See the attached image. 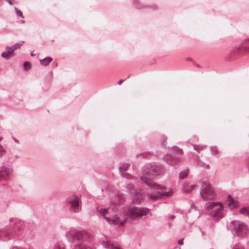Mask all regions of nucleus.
<instances>
[{"label": "nucleus", "instance_id": "f257e3e1", "mask_svg": "<svg viewBox=\"0 0 249 249\" xmlns=\"http://www.w3.org/2000/svg\"><path fill=\"white\" fill-rule=\"evenodd\" d=\"M163 172V168L161 165H151L150 163L145 164L142 169L141 180L147 186L156 190L154 193L147 195L151 200H156L162 196H171L173 194L171 190L167 191L164 187H160L150 178V177L156 176Z\"/></svg>", "mask_w": 249, "mask_h": 249}, {"label": "nucleus", "instance_id": "f03ea898", "mask_svg": "<svg viewBox=\"0 0 249 249\" xmlns=\"http://www.w3.org/2000/svg\"><path fill=\"white\" fill-rule=\"evenodd\" d=\"M12 228L11 229H4L0 231V238L3 240H8L20 235L23 232L24 222L18 219L10 221Z\"/></svg>", "mask_w": 249, "mask_h": 249}, {"label": "nucleus", "instance_id": "7ed1b4c3", "mask_svg": "<svg viewBox=\"0 0 249 249\" xmlns=\"http://www.w3.org/2000/svg\"><path fill=\"white\" fill-rule=\"evenodd\" d=\"M122 213L131 220H136L149 213V209L145 207H138L132 205L124 207Z\"/></svg>", "mask_w": 249, "mask_h": 249}, {"label": "nucleus", "instance_id": "20e7f679", "mask_svg": "<svg viewBox=\"0 0 249 249\" xmlns=\"http://www.w3.org/2000/svg\"><path fill=\"white\" fill-rule=\"evenodd\" d=\"M66 237L70 242L74 241H88L90 240V235L85 230L73 229L69 230L67 232Z\"/></svg>", "mask_w": 249, "mask_h": 249}, {"label": "nucleus", "instance_id": "39448f33", "mask_svg": "<svg viewBox=\"0 0 249 249\" xmlns=\"http://www.w3.org/2000/svg\"><path fill=\"white\" fill-rule=\"evenodd\" d=\"M232 227L231 232L234 236L244 238L249 233L248 225L244 222L239 220H233L231 222Z\"/></svg>", "mask_w": 249, "mask_h": 249}, {"label": "nucleus", "instance_id": "423d86ee", "mask_svg": "<svg viewBox=\"0 0 249 249\" xmlns=\"http://www.w3.org/2000/svg\"><path fill=\"white\" fill-rule=\"evenodd\" d=\"M66 205L70 211L75 213H78L81 210L82 203L80 198L74 195L68 197Z\"/></svg>", "mask_w": 249, "mask_h": 249}, {"label": "nucleus", "instance_id": "0eeeda50", "mask_svg": "<svg viewBox=\"0 0 249 249\" xmlns=\"http://www.w3.org/2000/svg\"><path fill=\"white\" fill-rule=\"evenodd\" d=\"M172 155L167 154L164 156V160L169 165H174L180 161V159L178 157L182 154L181 149L177 147H172Z\"/></svg>", "mask_w": 249, "mask_h": 249}, {"label": "nucleus", "instance_id": "6e6552de", "mask_svg": "<svg viewBox=\"0 0 249 249\" xmlns=\"http://www.w3.org/2000/svg\"><path fill=\"white\" fill-rule=\"evenodd\" d=\"M200 195L204 200H212L215 194L212 185L208 182H203L201 186Z\"/></svg>", "mask_w": 249, "mask_h": 249}, {"label": "nucleus", "instance_id": "1a4fd4ad", "mask_svg": "<svg viewBox=\"0 0 249 249\" xmlns=\"http://www.w3.org/2000/svg\"><path fill=\"white\" fill-rule=\"evenodd\" d=\"M205 208L208 210L215 208L214 210L211 212V215L216 219H219L223 217L222 207L221 203L217 202H208L205 204Z\"/></svg>", "mask_w": 249, "mask_h": 249}, {"label": "nucleus", "instance_id": "9d476101", "mask_svg": "<svg viewBox=\"0 0 249 249\" xmlns=\"http://www.w3.org/2000/svg\"><path fill=\"white\" fill-rule=\"evenodd\" d=\"M132 185L128 184L126 186L128 192L133 196L132 202L136 204H141L143 199V197L142 191H137L132 189Z\"/></svg>", "mask_w": 249, "mask_h": 249}, {"label": "nucleus", "instance_id": "9b49d317", "mask_svg": "<svg viewBox=\"0 0 249 249\" xmlns=\"http://www.w3.org/2000/svg\"><path fill=\"white\" fill-rule=\"evenodd\" d=\"M108 208L99 209L97 208V211L99 213H101L104 216L105 219L109 223H112L113 225L119 226L120 222V218L117 215H114L112 217H108L107 216V213Z\"/></svg>", "mask_w": 249, "mask_h": 249}, {"label": "nucleus", "instance_id": "f8f14e48", "mask_svg": "<svg viewBox=\"0 0 249 249\" xmlns=\"http://www.w3.org/2000/svg\"><path fill=\"white\" fill-rule=\"evenodd\" d=\"M12 172L13 169L11 167H3L0 170V181L3 179H7Z\"/></svg>", "mask_w": 249, "mask_h": 249}, {"label": "nucleus", "instance_id": "ddd939ff", "mask_svg": "<svg viewBox=\"0 0 249 249\" xmlns=\"http://www.w3.org/2000/svg\"><path fill=\"white\" fill-rule=\"evenodd\" d=\"M129 164L128 163H123L119 167V171L121 174V176L124 178H129L130 175L127 173H125L124 172L126 171Z\"/></svg>", "mask_w": 249, "mask_h": 249}, {"label": "nucleus", "instance_id": "4468645a", "mask_svg": "<svg viewBox=\"0 0 249 249\" xmlns=\"http://www.w3.org/2000/svg\"><path fill=\"white\" fill-rule=\"evenodd\" d=\"M124 201V196L123 195H119L118 198L114 199L112 201V205L115 209H117L118 206L121 205Z\"/></svg>", "mask_w": 249, "mask_h": 249}, {"label": "nucleus", "instance_id": "2eb2a0df", "mask_svg": "<svg viewBox=\"0 0 249 249\" xmlns=\"http://www.w3.org/2000/svg\"><path fill=\"white\" fill-rule=\"evenodd\" d=\"M102 245L107 249H122L120 247L116 246L111 243L107 239V241H103Z\"/></svg>", "mask_w": 249, "mask_h": 249}, {"label": "nucleus", "instance_id": "dca6fc26", "mask_svg": "<svg viewBox=\"0 0 249 249\" xmlns=\"http://www.w3.org/2000/svg\"><path fill=\"white\" fill-rule=\"evenodd\" d=\"M228 200L229 201V207L231 209H233L237 207L238 202L237 201L234 200L230 195L228 196Z\"/></svg>", "mask_w": 249, "mask_h": 249}, {"label": "nucleus", "instance_id": "f3484780", "mask_svg": "<svg viewBox=\"0 0 249 249\" xmlns=\"http://www.w3.org/2000/svg\"><path fill=\"white\" fill-rule=\"evenodd\" d=\"M52 61V58L48 56L44 58L42 60H40V62L42 65L46 66L48 65Z\"/></svg>", "mask_w": 249, "mask_h": 249}, {"label": "nucleus", "instance_id": "a211bd4d", "mask_svg": "<svg viewBox=\"0 0 249 249\" xmlns=\"http://www.w3.org/2000/svg\"><path fill=\"white\" fill-rule=\"evenodd\" d=\"M52 249H66L65 245L62 242H57Z\"/></svg>", "mask_w": 249, "mask_h": 249}, {"label": "nucleus", "instance_id": "6ab92c4d", "mask_svg": "<svg viewBox=\"0 0 249 249\" xmlns=\"http://www.w3.org/2000/svg\"><path fill=\"white\" fill-rule=\"evenodd\" d=\"M195 185H191L188 186V185H185L183 188V191L186 193H190L195 189Z\"/></svg>", "mask_w": 249, "mask_h": 249}, {"label": "nucleus", "instance_id": "aec40b11", "mask_svg": "<svg viewBox=\"0 0 249 249\" xmlns=\"http://www.w3.org/2000/svg\"><path fill=\"white\" fill-rule=\"evenodd\" d=\"M73 249H94L93 248L90 246L83 245L78 244L75 246Z\"/></svg>", "mask_w": 249, "mask_h": 249}, {"label": "nucleus", "instance_id": "412c9836", "mask_svg": "<svg viewBox=\"0 0 249 249\" xmlns=\"http://www.w3.org/2000/svg\"><path fill=\"white\" fill-rule=\"evenodd\" d=\"M240 212L242 214L249 216V207L243 208L240 210Z\"/></svg>", "mask_w": 249, "mask_h": 249}, {"label": "nucleus", "instance_id": "4be33fe9", "mask_svg": "<svg viewBox=\"0 0 249 249\" xmlns=\"http://www.w3.org/2000/svg\"><path fill=\"white\" fill-rule=\"evenodd\" d=\"M189 172L188 169H185L184 171L181 172L179 173V177L180 178H184L188 175V173Z\"/></svg>", "mask_w": 249, "mask_h": 249}, {"label": "nucleus", "instance_id": "5701e85b", "mask_svg": "<svg viewBox=\"0 0 249 249\" xmlns=\"http://www.w3.org/2000/svg\"><path fill=\"white\" fill-rule=\"evenodd\" d=\"M248 46H249V39L245 41V46L242 47V49L246 52H249V48L247 47Z\"/></svg>", "mask_w": 249, "mask_h": 249}, {"label": "nucleus", "instance_id": "b1692460", "mask_svg": "<svg viewBox=\"0 0 249 249\" xmlns=\"http://www.w3.org/2000/svg\"><path fill=\"white\" fill-rule=\"evenodd\" d=\"M15 10L18 16L21 18H24L22 13L20 10H19L17 8H15Z\"/></svg>", "mask_w": 249, "mask_h": 249}, {"label": "nucleus", "instance_id": "393cba45", "mask_svg": "<svg viewBox=\"0 0 249 249\" xmlns=\"http://www.w3.org/2000/svg\"><path fill=\"white\" fill-rule=\"evenodd\" d=\"M24 43V41H22L21 43H16L13 46V47L14 48L15 50H16L17 49L19 48L20 47V46H21Z\"/></svg>", "mask_w": 249, "mask_h": 249}, {"label": "nucleus", "instance_id": "a878e982", "mask_svg": "<svg viewBox=\"0 0 249 249\" xmlns=\"http://www.w3.org/2000/svg\"><path fill=\"white\" fill-rule=\"evenodd\" d=\"M6 50L7 52H8L10 54L12 53L14 51H15V50H14V48L13 47V46L12 47H8V46H7L6 48Z\"/></svg>", "mask_w": 249, "mask_h": 249}, {"label": "nucleus", "instance_id": "bb28decb", "mask_svg": "<svg viewBox=\"0 0 249 249\" xmlns=\"http://www.w3.org/2000/svg\"><path fill=\"white\" fill-rule=\"evenodd\" d=\"M211 152L213 154L216 155L218 153V150L216 147H213L211 148Z\"/></svg>", "mask_w": 249, "mask_h": 249}, {"label": "nucleus", "instance_id": "cd10ccee", "mask_svg": "<svg viewBox=\"0 0 249 249\" xmlns=\"http://www.w3.org/2000/svg\"><path fill=\"white\" fill-rule=\"evenodd\" d=\"M204 148V146H201V145H195L194 146V149L196 150L199 151L200 150H202Z\"/></svg>", "mask_w": 249, "mask_h": 249}, {"label": "nucleus", "instance_id": "c85d7f7f", "mask_svg": "<svg viewBox=\"0 0 249 249\" xmlns=\"http://www.w3.org/2000/svg\"><path fill=\"white\" fill-rule=\"evenodd\" d=\"M5 153L4 148L0 145V157L3 155Z\"/></svg>", "mask_w": 249, "mask_h": 249}, {"label": "nucleus", "instance_id": "c756f323", "mask_svg": "<svg viewBox=\"0 0 249 249\" xmlns=\"http://www.w3.org/2000/svg\"><path fill=\"white\" fill-rule=\"evenodd\" d=\"M232 249H244L243 247L240 245H234Z\"/></svg>", "mask_w": 249, "mask_h": 249}, {"label": "nucleus", "instance_id": "7c9ffc66", "mask_svg": "<svg viewBox=\"0 0 249 249\" xmlns=\"http://www.w3.org/2000/svg\"><path fill=\"white\" fill-rule=\"evenodd\" d=\"M127 219H128V218H125L122 221H120V223H119V226H123L126 222Z\"/></svg>", "mask_w": 249, "mask_h": 249}, {"label": "nucleus", "instance_id": "2f4dec72", "mask_svg": "<svg viewBox=\"0 0 249 249\" xmlns=\"http://www.w3.org/2000/svg\"><path fill=\"white\" fill-rule=\"evenodd\" d=\"M9 55H10V53L8 52H7V51L5 52H3L2 53V56L3 58H6V57H8Z\"/></svg>", "mask_w": 249, "mask_h": 249}, {"label": "nucleus", "instance_id": "473e14b6", "mask_svg": "<svg viewBox=\"0 0 249 249\" xmlns=\"http://www.w3.org/2000/svg\"><path fill=\"white\" fill-rule=\"evenodd\" d=\"M197 165L198 166H202V167H203L206 168H209V167L208 165H205L204 163H202V164H200L198 163H197Z\"/></svg>", "mask_w": 249, "mask_h": 249}, {"label": "nucleus", "instance_id": "72a5a7b5", "mask_svg": "<svg viewBox=\"0 0 249 249\" xmlns=\"http://www.w3.org/2000/svg\"><path fill=\"white\" fill-rule=\"evenodd\" d=\"M23 66L25 69H27L30 67V64L28 62H25L24 63Z\"/></svg>", "mask_w": 249, "mask_h": 249}, {"label": "nucleus", "instance_id": "f704fd0d", "mask_svg": "<svg viewBox=\"0 0 249 249\" xmlns=\"http://www.w3.org/2000/svg\"><path fill=\"white\" fill-rule=\"evenodd\" d=\"M178 243L179 245H182L183 244V239L179 240Z\"/></svg>", "mask_w": 249, "mask_h": 249}, {"label": "nucleus", "instance_id": "c9c22d12", "mask_svg": "<svg viewBox=\"0 0 249 249\" xmlns=\"http://www.w3.org/2000/svg\"><path fill=\"white\" fill-rule=\"evenodd\" d=\"M123 81H124V80H120L118 82V84L120 85L122 84V83L123 82Z\"/></svg>", "mask_w": 249, "mask_h": 249}, {"label": "nucleus", "instance_id": "e433bc0d", "mask_svg": "<svg viewBox=\"0 0 249 249\" xmlns=\"http://www.w3.org/2000/svg\"><path fill=\"white\" fill-rule=\"evenodd\" d=\"M7 2L10 4H12V0H6Z\"/></svg>", "mask_w": 249, "mask_h": 249}, {"label": "nucleus", "instance_id": "4c0bfd02", "mask_svg": "<svg viewBox=\"0 0 249 249\" xmlns=\"http://www.w3.org/2000/svg\"><path fill=\"white\" fill-rule=\"evenodd\" d=\"M14 141H15L16 142H17V143H18L19 142H18V140H17V139L15 138H13Z\"/></svg>", "mask_w": 249, "mask_h": 249}, {"label": "nucleus", "instance_id": "58836bf2", "mask_svg": "<svg viewBox=\"0 0 249 249\" xmlns=\"http://www.w3.org/2000/svg\"><path fill=\"white\" fill-rule=\"evenodd\" d=\"M174 216H171V219H174Z\"/></svg>", "mask_w": 249, "mask_h": 249}, {"label": "nucleus", "instance_id": "ea45409f", "mask_svg": "<svg viewBox=\"0 0 249 249\" xmlns=\"http://www.w3.org/2000/svg\"><path fill=\"white\" fill-rule=\"evenodd\" d=\"M12 249H18L17 248H16V247H14V248H12Z\"/></svg>", "mask_w": 249, "mask_h": 249}, {"label": "nucleus", "instance_id": "a19ab883", "mask_svg": "<svg viewBox=\"0 0 249 249\" xmlns=\"http://www.w3.org/2000/svg\"><path fill=\"white\" fill-rule=\"evenodd\" d=\"M2 139V137H0V142L1 141Z\"/></svg>", "mask_w": 249, "mask_h": 249}, {"label": "nucleus", "instance_id": "79ce46f5", "mask_svg": "<svg viewBox=\"0 0 249 249\" xmlns=\"http://www.w3.org/2000/svg\"><path fill=\"white\" fill-rule=\"evenodd\" d=\"M248 170H249V165H248Z\"/></svg>", "mask_w": 249, "mask_h": 249}, {"label": "nucleus", "instance_id": "37998d69", "mask_svg": "<svg viewBox=\"0 0 249 249\" xmlns=\"http://www.w3.org/2000/svg\"><path fill=\"white\" fill-rule=\"evenodd\" d=\"M196 66L198 67H199V66L198 65H197Z\"/></svg>", "mask_w": 249, "mask_h": 249}, {"label": "nucleus", "instance_id": "c03bdc74", "mask_svg": "<svg viewBox=\"0 0 249 249\" xmlns=\"http://www.w3.org/2000/svg\"><path fill=\"white\" fill-rule=\"evenodd\" d=\"M22 23H24V21H23H23H22Z\"/></svg>", "mask_w": 249, "mask_h": 249}, {"label": "nucleus", "instance_id": "a18cd8bd", "mask_svg": "<svg viewBox=\"0 0 249 249\" xmlns=\"http://www.w3.org/2000/svg\"><path fill=\"white\" fill-rule=\"evenodd\" d=\"M188 60H191V58H188Z\"/></svg>", "mask_w": 249, "mask_h": 249}]
</instances>
